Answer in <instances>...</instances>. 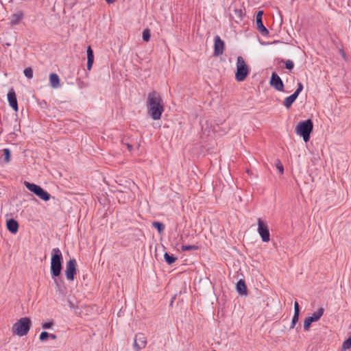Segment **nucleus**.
Masks as SVG:
<instances>
[{
	"label": "nucleus",
	"mask_w": 351,
	"mask_h": 351,
	"mask_svg": "<svg viewBox=\"0 0 351 351\" xmlns=\"http://www.w3.org/2000/svg\"><path fill=\"white\" fill-rule=\"evenodd\" d=\"M148 113L154 120H158L164 111L162 100L160 94L154 90L147 97Z\"/></svg>",
	"instance_id": "nucleus-1"
},
{
	"label": "nucleus",
	"mask_w": 351,
	"mask_h": 351,
	"mask_svg": "<svg viewBox=\"0 0 351 351\" xmlns=\"http://www.w3.org/2000/svg\"><path fill=\"white\" fill-rule=\"evenodd\" d=\"M63 257L60 250L58 247L53 248L51 251V276H59L62 269Z\"/></svg>",
	"instance_id": "nucleus-2"
},
{
	"label": "nucleus",
	"mask_w": 351,
	"mask_h": 351,
	"mask_svg": "<svg viewBox=\"0 0 351 351\" xmlns=\"http://www.w3.org/2000/svg\"><path fill=\"white\" fill-rule=\"evenodd\" d=\"M32 326L31 319L28 317H24L19 319L14 323L12 328V332L19 337L26 335Z\"/></svg>",
	"instance_id": "nucleus-3"
},
{
	"label": "nucleus",
	"mask_w": 351,
	"mask_h": 351,
	"mask_svg": "<svg viewBox=\"0 0 351 351\" xmlns=\"http://www.w3.org/2000/svg\"><path fill=\"white\" fill-rule=\"evenodd\" d=\"M313 129V123L311 119H307L298 123L295 128V132L298 135L302 136L304 142H308L310 139V134Z\"/></svg>",
	"instance_id": "nucleus-4"
},
{
	"label": "nucleus",
	"mask_w": 351,
	"mask_h": 351,
	"mask_svg": "<svg viewBox=\"0 0 351 351\" xmlns=\"http://www.w3.org/2000/svg\"><path fill=\"white\" fill-rule=\"evenodd\" d=\"M235 78L238 82H243L250 73V69L242 56L237 58Z\"/></svg>",
	"instance_id": "nucleus-5"
},
{
	"label": "nucleus",
	"mask_w": 351,
	"mask_h": 351,
	"mask_svg": "<svg viewBox=\"0 0 351 351\" xmlns=\"http://www.w3.org/2000/svg\"><path fill=\"white\" fill-rule=\"evenodd\" d=\"M24 184L28 190H29L31 192H33L35 195H36L43 200L47 202L50 199L51 195L48 192L45 191L40 186L26 181L25 182Z\"/></svg>",
	"instance_id": "nucleus-6"
},
{
	"label": "nucleus",
	"mask_w": 351,
	"mask_h": 351,
	"mask_svg": "<svg viewBox=\"0 0 351 351\" xmlns=\"http://www.w3.org/2000/svg\"><path fill=\"white\" fill-rule=\"evenodd\" d=\"M258 232L260 234L263 242H268L270 239L269 227L261 219L257 220Z\"/></svg>",
	"instance_id": "nucleus-7"
},
{
	"label": "nucleus",
	"mask_w": 351,
	"mask_h": 351,
	"mask_svg": "<svg viewBox=\"0 0 351 351\" xmlns=\"http://www.w3.org/2000/svg\"><path fill=\"white\" fill-rule=\"evenodd\" d=\"M324 312V309L322 307H320L316 312H314L311 316L307 317L305 318L304 321V330L307 331L309 330L311 324L314 322L318 321L321 317L323 315Z\"/></svg>",
	"instance_id": "nucleus-8"
},
{
	"label": "nucleus",
	"mask_w": 351,
	"mask_h": 351,
	"mask_svg": "<svg viewBox=\"0 0 351 351\" xmlns=\"http://www.w3.org/2000/svg\"><path fill=\"white\" fill-rule=\"evenodd\" d=\"M76 265L77 263L75 259L71 258L67 263L66 265L65 275L68 280H73L74 276L76 274Z\"/></svg>",
	"instance_id": "nucleus-9"
},
{
	"label": "nucleus",
	"mask_w": 351,
	"mask_h": 351,
	"mask_svg": "<svg viewBox=\"0 0 351 351\" xmlns=\"http://www.w3.org/2000/svg\"><path fill=\"white\" fill-rule=\"evenodd\" d=\"M147 345V337L143 333L139 332L135 335L133 347L135 351H140L145 348Z\"/></svg>",
	"instance_id": "nucleus-10"
},
{
	"label": "nucleus",
	"mask_w": 351,
	"mask_h": 351,
	"mask_svg": "<svg viewBox=\"0 0 351 351\" xmlns=\"http://www.w3.org/2000/svg\"><path fill=\"white\" fill-rule=\"evenodd\" d=\"M263 11L259 10L256 16V28L258 32L264 36H268L269 32L263 23Z\"/></svg>",
	"instance_id": "nucleus-11"
},
{
	"label": "nucleus",
	"mask_w": 351,
	"mask_h": 351,
	"mask_svg": "<svg viewBox=\"0 0 351 351\" xmlns=\"http://www.w3.org/2000/svg\"><path fill=\"white\" fill-rule=\"evenodd\" d=\"M269 83L278 91L284 90V84L277 73H272Z\"/></svg>",
	"instance_id": "nucleus-12"
},
{
	"label": "nucleus",
	"mask_w": 351,
	"mask_h": 351,
	"mask_svg": "<svg viewBox=\"0 0 351 351\" xmlns=\"http://www.w3.org/2000/svg\"><path fill=\"white\" fill-rule=\"evenodd\" d=\"M225 43L219 36L214 39V55L218 56L222 55L224 50Z\"/></svg>",
	"instance_id": "nucleus-13"
},
{
	"label": "nucleus",
	"mask_w": 351,
	"mask_h": 351,
	"mask_svg": "<svg viewBox=\"0 0 351 351\" xmlns=\"http://www.w3.org/2000/svg\"><path fill=\"white\" fill-rule=\"evenodd\" d=\"M8 99L10 107L17 112L19 110L16 95L13 88L10 89L8 93Z\"/></svg>",
	"instance_id": "nucleus-14"
},
{
	"label": "nucleus",
	"mask_w": 351,
	"mask_h": 351,
	"mask_svg": "<svg viewBox=\"0 0 351 351\" xmlns=\"http://www.w3.org/2000/svg\"><path fill=\"white\" fill-rule=\"evenodd\" d=\"M8 230L12 234H16L19 230V223L14 219H10L6 223Z\"/></svg>",
	"instance_id": "nucleus-15"
},
{
	"label": "nucleus",
	"mask_w": 351,
	"mask_h": 351,
	"mask_svg": "<svg viewBox=\"0 0 351 351\" xmlns=\"http://www.w3.org/2000/svg\"><path fill=\"white\" fill-rule=\"evenodd\" d=\"M299 315H300V306L299 304L297 301L294 303V315L292 318L291 324L290 326V328H293L296 324V323L298 322L299 319Z\"/></svg>",
	"instance_id": "nucleus-16"
},
{
	"label": "nucleus",
	"mask_w": 351,
	"mask_h": 351,
	"mask_svg": "<svg viewBox=\"0 0 351 351\" xmlns=\"http://www.w3.org/2000/svg\"><path fill=\"white\" fill-rule=\"evenodd\" d=\"M23 17V12L22 11H18L16 13L12 14L10 17V23L12 25H16Z\"/></svg>",
	"instance_id": "nucleus-17"
},
{
	"label": "nucleus",
	"mask_w": 351,
	"mask_h": 351,
	"mask_svg": "<svg viewBox=\"0 0 351 351\" xmlns=\"http://www.w3.org/2000/svg\"><path fill=\"white\" fill-rule=\"evenodd\" d=\"M49 82L52 88H57L60 87V78L56 73H51L49 75Z\"/></svg>",
	"instance_id": "nucleus-18"
},
{
	"label": "nucleus",
	"mask_w": 351,
	"mask_h": 351,
	"mask_svg": "<svg viewBox=\"0 0 351 351\" xmlns=\"http://www.w3.org/2000/svg\"><path fill=\"white\" fill-rule=\"evenodd\" d=\"M237 291L239 294H246L247 287L244 280H239L237 283Z\"/></svg>",
	"instance_id": "nucleus-19"
},
{
	"label": "nucleus",
	"mask_w": 351,
	"mask_h": 351,
	"mask_svg": "<svg viewBox=\"0 0 351 351\" xmlns=\"http://www.w3.org/2000/svg\"><path fill=\"white\" fill-rule=\"evenodd\" d=\"M21 130H20V125L19 124H16L14 125V131L10 132V134H8V140L10 141H16V138L18 136L17 134V132H20Z\"/></svg>",
	"instance_id": "nucleus-20"
},
{
	"label": "nucleus",
	"mask_w": 351,
	"mask_h": 351,
	"mask_svg": "<svg viewBox=\"0 0 351 351\" xmlns=\"http://www.w3.org/2000/svg\"><path fill=\"white\" fill-rule=\"evenodd\" d=\"M298 96L296 94L293 93L290 96L285 98L283 104L287 108H289L293 103L295 101Z\"/></svg>",
	"instance_id": "nucleus-21"
},
{
	"label": "nucleus",
	"mask_w": 351,
	"mask_h": 351,
	"mask_svg": "<svg viewBox=\"0 0 351 351\" xmlns=\"http://www.w3.org/2000/svg\"><path fill=\"white\" fill-rule=\"evenodd\" d=\"M164 258L169 265L173 264L177 260V258L173 254H169L167 252L165 253Z\"/></svg>",
	"instance_id": "nucleus-22"
},
{
	"label": "nucleus",
	"mask_w": 351,
	"mask_h": 351,
	"mask_svg": "<svg viewBox=\"0 0 351 351\" xmlns=\"http://www.w3.org/2000/svg\"><path fill=\"white\" fill-rule=\"evenodd\" d=\"M278 62H283L285 64V68L289 71L292 70L294 67V64L292 60H285L283 59H278Z\"/></svg>",
	"instance_id": "nucleus-23"
},
{
	"label": "nucleus",
	"mask_w": 351,
	"mask_h": 351,
	"mask_svg": "<svg viewBox=\"0 0 351 351\" xmlns=\"http://www.w3.org/2000/svg\"><path fill=\"white\" fill-rule=\"evenodd\" d=\"M58 277L59 276H51L56 287L58 288L59 291H62V288H63L62 280L58 278Z\"/></svg>",
	"instance_id": "nucleus-24"
},
{
	"label": "nucleus",
	"mask_w": 351,
	"mask_h": 351,
	"mask_svg": "<svg viewBox=\"0 0 351 351\" xmlns=\"http://www.w3.org/2000/svg\"><path fill=\"white\" fill-rule=\"evenodd\" d=\"M152 226L157 229L159 233H161L165 230V225L159 221H154L152 223Z\"/></svg>",
	"instance_id": "nucleus-25"
},
{
	"label": "nucleus",
	"mask_w": 351,
	"mask_h": 351,
	"mask_svg": "<svg viewBox=\"0 0 351 351\" xmlns=\"http://www.w3.org/2000/svg\"><path fill=\"white\" fill-rule=\"evenodd\" d=\"M351 348V336L343 341L342 346H341V351H345L346 350H348Z\"/></svg>",
	"instance_id": "nucleus-26"
},
{
	"label": "nucleus",
	"mask_w": 351,
	"mask_h": 351,
	"mask_svg": "<svg viewBox=\"0 0 351 351\" xmlns=\"http://www.w3.org/2000/svg\"><path fill=\"white\" fill-rule=\"evenodd\" d=\"M181 249L183 252L189 251V250H197L199 249L197 245H182Z\"/></svg>",
	"instance_id": "nucleus-27"
},
{
	"label": "nucleus",
	"mask_w": 351,
	"mask_h": 351,
	"mask_svg": "<svg viewBox=\"0 0 351 351\" xmlns=\"http://www.w3.org/2000/svg\"><path fill=\"white\" fill-rule=\"evenodd\" d=\"M150 31L149 29H145L143 32V40L145 42H148L150 39Z\"/></svg>",
	"instance_id": "nucleus-28"
},
{
	"label": "nucleus",
	"mask_w": 351,
	"mask_h": 351,
	"mask_svg": "<svg viewBox=\"0 0 351 351\" xmlns=\"http://www.w3.org/2000/svg\"><path fill=\"white\" fill-rule=\"evenodd\" d=\"M3 156H4V161L5 162H9L10 160V151L9 149L5 148L3 149Z\"/></svg>",
	"instance_id": "nucleus-29"
},
{
	"label": "nucleus",
	"mask_w": 351,
	"mask_h": 351,
	"mask_svg": "<svg viewBox=\"0 0 351 351\" xmlns=\"http://www.w3.org/2000/svg\"><path fill=\"white\" fill-rule=\"evenodd\" d=\"M23 73L25 76L28 79H32L33 77V70L32 69V68L28 67L25 69Z\"/></svg>",
	"instance_id": "nucleus-30"
},
{
	"label": "nucleus",
	"mask_w": 351,
	"mask_h": 351,
	"mask_svg": "<svg viewBox=\"0 0 351 351\" xmlns=\"http://www.w3.org/2000/svg\"><path fill=\"white\" fill-rule=\"evenodd\" d=\"M276 167L277 169L279 171V172L280 173V174H282L284 172V167H283V165L281 163L280 160H276Z\"/></svg>",
	"instance_id": "nucleus-31"
},
{
	"label": "nucleus",
	"mask_w": 351,
	"mask_h": 351,
	"mask_svg": "<svg viewBox=\"0 0 351 351\" xmlns=\"http://www.w3.org/2000/svg\"><path fill=\"white\" fill-rule=\"evenodd\" d=\"M49 337V333L46 331L42 332L40 335L39 339L41 341H46Z\"/></svg>",
	"instance_id": "nucleus-32"
},
{
	"label": "nucleus",
	"mask_w": 351,
	"mask_h": 351,
	"mask_svg": "<svg viewBox=\"0 0 351 351\" xmlns=\"http://www.w3.org/2000/svg\"><path fill=\"white\" fill-rule=\"evenodd\" d=\"M86 52L87 59H94L93 51L90 46L88 47Z\"/></svg>",
	"instance_id": "nucleus-33"
},
{
	"label": "nucleus",
	"mask_w": 351,
	"mask_h": 351,
	"mask_svg": "<svg viewBox=\"0 0 351 351\" xmlns=\"http://www.w3.org/2000/svg\"><path fill=\"white\" fill-rule=\"evenodd\" d=\"M303 90V84L301 82H299L298 84V88L293 93L294 94H296L297 96L299 95V94L301 93V91Z\"/></svg>",
	"instance_id": "nucleus-34"
},
{
	"label": "nucleus",
	"mask_w": 351,
	"mask_h": 351,
	"mask_svg": "<svg viewBox=\"0 0 351 351\" xmlns=\"http://www.w3.org/2000/svg\"><path fill=\"white\" fill-rule=\"evenodd\" d=\"M52 325H53L52 322H45V323L42 324V327L45 329H49L52 326Z\"/></svg>",
	"instance_id": "nucleus-35"
},
{
	"label": "nucleus",
	"mask_w": 351,
	"mask_h": 351,
	"mask_svg": "<svg viewBox=\"0 0 351 351\" xmlns=\"http://www.w3.org/2000/svg\"><path fill=\"white\" fill-rule=\"evenodd\" d=\"M94 59H87V69L90 71L92 68Z\"/></svg>",
	"instance_id": "nucleus-36"
},
{
	"label": "nucleus",
	"mask_w": 351,
	"mask_h": 351,
	"mask_svg": "<svg viewBox=\"0 0 351 351\" xmlns=\"http://www.w3.org/2000/svg\"><path fill=\"white\" fill-rule=\"evenodd\" d=\"M340 53H341V55L342 56V57H343L344 59H346V53H345V52H344V51H343V49H341V50H340Z\"/></svg>",
	"instance_id": "nucleus-37"
},
{
	"label": "nucleus",
	"mask_w": 351,
	"mask_h": 351,
	"mask_svg": "<svg viewBox=\"0 0 351 351\" xmlns=\"http://www.w3.org/2000/svg\"><path fill=\"white\" fill-rule=\"evenodd\" d=\"M106 1L107 3L108 4H112L113 3H114L117 0H105Z\"/></svg>",
	"instance_id": "nucleus-38"
},
{
	"label": "nucleus",
	"mask_w": 351,
	"mask_h": 351,
	"mask_svg": "<svg viewBox=\"0 0 351 351\" xmlns=\"http://www.w3.org/2000/svg\"><path fill=\"white\" fill-rule=\"evenodd\" d=\"M52 339H56L57 338L56 335L54 334H49V337Z\"/></svg>",
	"instance_id": "nucleus-39"
},
{
	"label": "nucleus",
	"mask_w": 351,
	"mask_h": 351,
	"mask_svg": "<svg viewBox=\"0 0 351 351\" xmlns=\"http://www.w3.org/2000/svg\"><path fill=\"white\" fill-rule=\"evenodd\" d=\"M127 147H128L129 151H132V145L128 143L127 144Z\"/></svg>",
	"instance_id": "nucleus-40"
}]
</instances>
